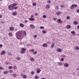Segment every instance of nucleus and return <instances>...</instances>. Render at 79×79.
Listing matches in <instances>:
<instances>
[{"instance_id":"f257e3e1","label":"nucleus","mask_w":79,"mask_h":79,"mask_svg":"<svg viewBox=\"0 0 79 79\" xmlns=\"http://www.w3.org/2000/svg\"><path fill=\"white\" fill-rule=\"evenodd\" d=\"M16 35L17 39L21 40L22 39V33L21 31H19L16 33Z\"/></svg>"},{"instance_id":"f03ea898","label":"nucleus","mask_w":79,"mask_h":79,"mask_svg":"<svg viewBox=\"0 0 79 79\" xmlns=\"http://www.w3.org/2000/svg\"><path fill=\"white\" fill-rule=\"evenodd\" d=\"M8 8L10 10H13V9H14L13 5L12 4L8 6Z\"/></svg>"},{"instance_id":"7ed1b4c3","label":"nucleus","mask_w":79,"mask_h":79,"mask_svg":"<svg viewBox=\"0 0 79 79\" xmlns=\"http://www.w3.org/2000/svg\"><path fill=\"white\" fill-rule=\"evenodd\" d=\"M77 5H75V4H73L72 6L71 7V9H74V7H75L76 8V7H77Z\"/></svg>"},{"instance_id":"20e7f679","label":"nucleus","mask_w":79,"mask_h":79,"mask_svg":"<svg viewBox=\"0 0 79 79\" xmlns=\"http://www.w3.org/2000/svg\"><path fill=\"white\" fill-rule=\"evenodd\" d=\"M71 33L73 34V35H74V36L76 35V32L75 31H72L71 32Z\"/></svg>"},{"instance_id":"39448f33","label":"nucleus","mask_w":79,"mask_h":79,"mask_svg":"<svg viewBox=\"0 0 79 79\" xmlns=\"http://www.w3.org/2000/svg\"><path fill=\"white\" fill-rule=\"evenodd\" d=\"M64 67L67 68V67H68V66H69V64L67 63H65L64 64Z\"/></svg>"},{"instance_id":"423d86ee","label":"nucleus","mask_w":79,"mask_h":79,"mask_svg":"<svg viewBox=\"0 0 79 79\" xmlns=\"http://www.w3.org/2000/svg\"><path fill=\"white\" fill-rule=\"evenodd\" d=\"M37 73H40V71H41V70H40V68H38L37 69Z\"/></svg>"},{"instance_id":"0eeeda50","label":"nucleus","mask_w":79,"mask_h":79,"mask_svg":"<svg viewBox=\"0 0 79 79\" xmlns=\"http://www.w3.org/2000/svg\"><path fill=\"white\" fill-rule=\"evenodd\" d=\"M30 27H31V29H34V28L35 27V26H34V25L32 24H31Z\"/></svg>"},{"instance_id":"6e6552de","label":"nucleus","mask_w":79,"mask_h":79,"mask_svg":"<svg viewBox=\"0 0 79 79\" xmlns=\"http://www.w3.org/2000/svg\"><path fill=\"white\" fill-rule=\"evenodd\" d=\"M5 54V51H3L1 52L0 53V54L1 55H4V54Z\"/></svg>"},{"instance_id":"1a4fd4ad","label":"nucleus","mask_w":79,"mask_h":79,"mask_svg":"<svg viewBox=\"0 0 79 79\" xmlns=\"http://www.w3.org/2000/svg\"><path fill=\"white\" fill-rule=\"evenodd\" d=\"M73 24L74 25H77V24H78V22L76 21H74L73 22Z\"/></svg>"},{"instance_id":"9d476101","label":"nucleus","mask_w":79,"mask_h":79,"mask_svg":"<svg viewBox=\"0 0 79 79\" xmlns=\"http://www.w3.org/2000/svg\"><path fill=\"white\" fill-rule=\"evenodd\" d=\"M66 28L68 29H70L71 28V26L69 25H68L66 26Z\"/></svg>"},{"instance_id":"9b49d317","label":"nucleus","mask_w":79,"mask_h":79,"mask_svg":"<svg viewBox=\"0 0 79 79\" xmlns=\"http://www.w3.org/2000/svg\"><path fill=\"white\" fill-rule=\"evenodd\" d=\"M29 19L30 21H34V18H29Z\"/></svg>"},{"instance_id":"f8f14e48","label":"nucleus","mask_w":79,"mask_h":79,"mask_svg":"<svg viewBox=\"0 0 79 79\" xmlns=\"http://www.w3.org/2000/svg\"><path fill=\"white\" fill-rule=\"evenodd\" d=\"M17 76V75H16V73H14L12 75V77H16Z\"/></svg>"},{"instance_id":"ddd939ff","label":"nucleus","mask_w":79,"mask_h":79,"mask_svg":"<svg viewBox=\"0 0 79 79\" xmlns=\"http://www.w3.org/2000/svg\"><path fill=\"white\" fill-rule=\"evenodd\" d=\"M21 50L22 51H23V52H25V51L26 50V49L24 48H21Z\"/></svg>"},{"instance_id":"4468645a","label":"nucleus","mask_w":79,"mask_h":79,"mask_svg":"<svg viewBox=\"0 0 79 79\" xmlns=\"http://www.w3.org/2000/svg\"><path fill=\"white\" fill-rule=\"evenodd\" d=\"M17 13H16V12H14L13 13H12V15L13 16H16V15Z\"/></svg>"},{"instance_id":"2eb2a0df","label":"nucleus","mask_w":79,"mask_h":79,"mask_svg":"<svg viewBox=\"0 0 79 79\" xmlns=\"http://www.w3.org/2000/svg\"><path fill=\"white\" fill-rule=\"evenodd\" d=\"M8 35H9L10 36V37H12V35H13V34L11 33V32H10L8 34Z\"/></svg>"},{"instance_id":"dca6fc26","label":"nucleus","mask_w":79,"mask_h":79,"mask_svg":"<svg viewBox=\"0 0 79 79\" xmlns=\"http://www.w3.org/2000/svg\"><path fill=\"white\" fill-rule=\"evenodd\" d=\"M43 46L44 47H46L48 46V45L46 44H43Z\"/></svg>"},{"instance_id":"f3484780","label":"nucleus","mask_w":79,"mask_h":79,"mask_svg":"<svg viewBox=\"0 0 79 79\" xmlns=\"http://www.w3.org/2000/svg\"><path fill=\"white\" fill-rule=\"evenodd\" d=\"M8 73V71H5L3 72L4 74H7Z\"/></svg>"},{"instance_id":"a211bd4d","label":"nucleus","mask_w":79,"mask_h":79,"mask_svg":"<svg viewBox=\"0 0 79 79\" xmlns=\"http://www.w3.org/2000/svg\"><path fill=\"white\" fill-rule=\"evenodd\" d=\"M57 51L58 52H60L61 51V50L60 48H57Z\"/></svg>"},{"instance_id":"6ab92c4d","label":"nucleus","mask_w":79,"mask_h":79,"mask_svg":"<svg viewBox=\"0 0 79 79\" xmlns=\"http://www.w3.org/2000/svg\"><path fill=\"white\" fill-rule=\"evenodd\" d=\"M10 31H13L14 30V28L12 27H10Z\"/></svg>"},{"instance_id":"aec40b11","label":"nucleus","mask_w":79,"mask_h":79,"mask_svg":"<svg viewBox=\"0 0 79 79\" xmlns=\"http://www.w3.org/2000/svg\"><path fill=\"white\" fill-rule=\"evenodd\" d=\"M57 22L58 23H60V22H61V19H58V20H57Z\"/></svg>"},{"instance_id":"412c9836","label":"nucleus","mask_w":79,"mask_h":79,"mask_svg":"<svg viewBox=\"0 0 79 79\" xmlns=\"http://www.w3.org/2000/svg\"><path fill=\"white\" fill-rule=\"evenodd\" d=\"M20 27H24V25L23 24V23H20Z\"/></svg>"},{"instance_id":"4be33fe9","label":"nucleus","mask_w":79,"mask_h":79,"mask_svg":"<svg viewBox=\"0 0 79 79\" xmlns=\"http://www.w3.org/2000/svg\"><path fill=\"white\" fill-rule=\"evenodd\" d=\"M13 5V6H16L17 5V4L16 3H13V4H12Z\"/></svg>"},{"instance_id":"5701e85b","label":"nucleus","mask_w":79,"mask_h":79,"mask_svg":"<svg viewBox=\"0 0 79 79\" xmlns=\"http://www.w3.org/2000/svg\"><path fill=\"white\" fill-rule=\"evenodd\" d=\"M37 5V4L35 3H32V5L33 6H35Z\"/></svg>"},{"instance_id":"b1692460","label":"nucleus","mask_w":79,"mask_h":79,"mask_svg":"<svg viewBox=\"0 0 79 79\" xmlns=\"http://www.w3.org/2000/svg\"><path fill=\"white\" fill-rule=\"evenodd\" d=\"M42 33H43V34H46V33H47V31H45L43 30L42 31Z\"/></svg>"},{"instance_id":"393cba45","label":"nucleus","mask_w":79,"mask_h":79,"mask_svg":"<svg viewBox=\"0 0 79 79\" xmlns=\"http://www.w3.org/2000/svg\"><path fill=\"white\" fill-rule=\"evenodd\" d=\"M75 50H79V47H78V46H77L76 47H75Z\"/></svg>"},{"instance_id":"a878e982","label":"nucleus","mask_w":79,"mask_h":79,"mask_svg":"<svg viewBox=\"0 0 79 79\" xmlns=\"http://www.w3.org/2000/svg\"><path fill=\"white\" fill-rule=\"evenodd\" d=\"M23 77L24 79H26V78H27V76L26 75H24L23 76Z\"/></svg>"},{"instance_id":"bb28decb","label":"nucleus","mask_w":79,"mask_h":79,"mask_svg":"<svg viewBox=\"0 0 79 79\" xmlns=\"http://www.w3.org/2000/svg\"><path fill=\"white\" fill-rule=\"evenodd\" d=\"M38 78H39V77L37 75H36L35 77V79H38Z\"/></svg>"},{"instance_id":"cd10ccee","label":"nucleus","mask_w":79,"mask_h":79,"mask_svg":"<svg viewBox=\"0 0 79 79\" xmlns=\"http://www.w3.org/2000/svg\"><path fill=\"white\" fill-rule=\"evenodd\" d=\"M60 61H64V59L63 58H61Z\"/></svg>"},{"instance_id":"c85d7f7f","label":"nucleus","mask_w":79,"mask_h":79,"mask_svg":"<svg viewBox=\"0 0 79 79\" xmlns=\"http://www.w3.org/2000/svg\"><path fill=\"white\" fill-rule=\"evenodd\" d=\"M21 54H24L25 53L24 51H21Z\"/></svg>"},{"instance_id":"c756f323","label":"nucleus","mask_w":79,"mask_h":79,"mask_svg":"<svg viewBox=\"0 0 79 79\" xmlns=\"http://www.w3.org/2000/svg\"><path fill=\"white\" fill-rule=\"evenodd\" d=\"M54 46H55V44H52L51 46V48H53V47H54Z\"/></svg>"},{"instance_id":"7c9ffc66","label":"nucleus","mask_w":79,"mask_h":79,"mask_svg":"<svg viewBox=\"0 0 79 79\" xmlns=\"http://www.w3.org/2000/svg\"><path fill=\"white\" fill-rule=\"evenodd\" d=\"M56 15H60V11H58L56 12Z\"/></svg>"},{"instance_id":"2f4dec72","label":"nucleus","mask_w":79,"mask_h":79,"mask_svg":"<svg viewBox=\"0 0 79 79\" xmlns=\"http://www.w3.org/2000/svg\"><path fill=\"white\" fill-rule=\"evenodd\" d=\"M58 64L59 66H61V64H62V63L61 62H59L58 63Z\"/></svg>"},{"instance_id":"473e14b6","label":"nucleus","mask_w":79,"mask_h":79,"mask_svg":"<svg viewBox=\"0 0 79 79\" xmlns=\"http://www.w3.org/2000/svg\"><path fill=\"white\" fill-rule=\"evenodd\" d=\"M30 60H31V61H34V59L33 58H31L30 59Z\"/></svg>"},{"instance_id":"72a5a7b5","label":"nucleus","mask_w":79,"mask_h":79,"mask_svg":"<svg viewBox=\"0 0 79 79\" xmlns=\"http://www.w3.org/2000/svg\"><path fill=\"white\" fill-rule=\"evenodd\" d=\"M9 69H12L13 68V67L12 66H10L8 67Z\"/></svg>"},{"instance_id":"f704fd0d","label":"nucleus","mask_w":79,"mask_h":79,"mask_svg":"<svg viewBox=\"0 0 79 79\" xmlns=\"http://www.w3.org/2000/svg\"><path fill=\"white\" fill-rule=\"evenodd\" d=\"M34 55H36L37 54V52L35 51L33 52Z\"/></svg>"},{"instance_id":"c9c22d12","label":"nucleus","mask_w":79,"mask_h":79,"mask_svg":"<svg viewBox=\"0 0 79 79\" xmlns=\"http://www.w3.org/2000/svg\"><path fill=\"white\" fill-rule=\"evenodd\" d=\"M23 35H26V31H23Z\"/></svg>"},{"instance_id":"e433bc0d","label":"nucleus","mask_w":79,"mask_h":79,"mask_svg":"<svg viewBox=\"0 0 79 79\" xmlns=\"http://www.w3.org/2000/svg\"><path fill=\"white\" fill-rule=\"evenodd\" d=\"M46 15H43V18H46Z\"/></svg>"},{"instance_id":"4c0bfd02","label":"nucleus","mask_w":79,"mask_h":79,"mask_svg":"<svg viewBox=\"0 0 79 79\" xmlns=\"http://www.w3.org/2000/svg\"><path fill=\"white\" fill-rule=\"evenodd\" d=\"M30 52H33L34 51V49H31L29 51Z\"/></svg>"},{"instance_id":"58836bf2","label":"nucleus","mask_w":79,"mask_h":79,"mask_svg":"<svg viewBox=\"0 0 79 79\" xmlns=\"http://www.w3.org/2000/svg\"><path fill=\"white\" fill-rule=\"evenodd\" d=\"M18 8V6L15 7H14V9H15V10H17Z\"/></svg>"},{"instance_id":"ea45409f","label":"nucleus","mask_w":79,"mask_h":79,"mask_svg":"<svg viewBox=\"0 0 79 79\" xmlns=\"http://www.w3.org/2000/svg\"><path fill=\"white\" fill-rule=\"evenodd\" d=\"M20 60V57H18L17 60Z\"/></svg>"},{"instance_id":"a19ab883","label":"nucleus","mask_w":79,"mask_h":79,"mask_svg":"<svg viewBox=\"0 0 79 79\" xmlns=\"http://www.w3.org/2000/svg\"><path fill=\"white\" fill-rule=\"evenodd\" d=\"M67 19H70V17H69V16H67Z\"/></svg>"},{"instance_id":"79ce46f5","label":"nucleus","mask_w":79,"mask_h":79,"mask_svg":"<svg viewBox=\"0 0 79 79\" xmlns=\"http://www.w3.org/2000/svg\"><path fill=\"white\" fill-rule=\"evenodd\" d=\"M47 2L48 3H51V1H48Z\"/></svg>"},{"instance_id":"37998d69","label":"nucleus","mask_w":79,"mask_h":79,"mask_svg":"<svg viewBox=\"0 0 79 79\" xmlns=\"http://www.w3.org/2000/svg\"><path fill=\"white\" fill-rule=\"evenodd\" d=\"M2 47H3V45H2V44H0V48H2Z\"/></svg>"},{"instance_id":"c03bdc74","label":"nucleus","mask_w":79,"mask_h":79,"mask_svg":"<svg viewBox=\"0 0 79 79\" xmlns=\"http://www.w3.org/2000/svg\"><path fill=\"white\" fill-rule=\"evenodd\" d=\"M31 74L32 75H33V74H34V72H31Z\"/></svg>"},{"instance_id":"a18cd8bd","label":"nucleus","mask_w":79,"mask_h":79,"mask_svg":"<svg viewBox=\"0 0 79 79\" xmlns=\"http://www.w3.org/2000/svg\"><path fill=\"white\" fill-rule=\"evenodd\" d=\"M40 29H44V27H40Z\"/></svg>"},{"instance_id":"49530a36","label":"nucleus","mask_w":79,"mask_h":79,"mask_svg":"<svg viewBox=\"0 0 79 79\" xmlns=\"http://www.w3.org/2000/svg\"><path fill=\"white\" fill-rule=\"evenodd\" d=\"M59 7H58V6H56V9H57V10H58L59 9Z\"/></svg>"},{"instance_id":"de8ad7c7","label":"nucleus","mask_w":79,"mask_h":79,"mask_svg":"<svg viewBox=\"0 0 79 79\" xmlns=\"http://www.w3.org/2000/svg\"><path fill=\"white\" fill-rule=\"evenodd\" d=\"M2 69H3V67H1V66H0V69L2 70Z\"/></svg>"},{"instance_id":"09e8293b","label":"nucleus","mask_w":79,"mask_h":79,"mask_svg":"<svg viewBox=\"0 0 79 79\" xmlns=\"http://www.w3.org/2000/svg\"><path fill=\"white\" fill-rule=\"evenodd\" d=\"M34 36V37L35 38H36V37H37V35H35Z\"/></svg>"},{"instance_id":"8fccbe9b","label":"nucleus","mask_w":79,"mask_h":79,"mask_svg":"<svg viewBox=\"0 0 79 79\" xmlns=\"http://www.w3.org/2000/svg\"><path fill=\"white\" fill-rule=\"evenodd\" d=\"M77 12L78 13H79V9H78L77 10Z\"/></svg>"},{"instance_id":"3c124183","label":"nucleus","mask_w":79,"mask_h":79,"mask_svg":"<svg viewBox=\"0 0 79 79\" xmlns=\"http://www.w3.org/2000/svg\"><path fill=\"white\" fill-rule=\"evenodd\" d=\"M5 64H9V63L8 62H6Z\"/></svg>"},{"instance_id":"603ef678","label":"nucleus","mask_w":79,"mask_h":79,"mask_svg":"<svg viewBox=\"0 0 79 79\" xmlns=\"http://www.w3.org/2000/svg\"><path fill=\"white\" fill-rule=\"evenodd\" d=\"M60 7H62V8H63V7H64V6H63V5H62L60 6Z\"/></svg>"},{"instance_id":"864d4df0","label":"nucleus","mask_w":79,"mask_h":79,"mask_svg":"<svg viewBox=\"0 0 79 79\" xmlns=\"http://www.w3.org/2000/svg\"><path fill=\"white\" fill-rule=\"evenodd\" d=\"M10 73H13V70H10Z\"/></svg>"},{"instance_id":"5fc2aeb1","label":"nucleus","mask_w":79,"mask_h":79,"mask_svg":"<svg viewBox=\"0 0 79 79\" xmlns=\"http://www.w3.org/2000/svg\"><path fill=\"white\" fill-rule=\"evenodd\" d=\"M24 22H25V23H27V20H25L24 21Z\"/></svg>"},{"instance_id":"6e6d98bb","label":"nucleus","mask_w":79,"mask_h":79,"mask_svg":"<svg viewBox=\"0 0 79 79\" xmlns=\"http://www.w3.org/2000/svg\"><path fill=\"white\" fill-rule=\"evenodd\" d=\"M16 68V66H14L13 67V69H15Z\"/></svg>"},{"instance_id":"4d7b16f0","label":"nucleus","mask_w":79,"mask_h":79,"mask_svg":"<svg viewBox=\"0 0 79 79\" xmlns=\"http://www.w3.org/2000/svg\"><path fill=\"white\" fill-rule=\"evenodd\" d=\"M50 8V6L48 5V8Z\"/></svg>"},{"instance_id":"13d9d810","label":"nucleus","mask_w":79,"mask_h":79,"mask_svg":"<svg viewBox=\"0 0 79 79\" xmlns=\"http://www.w3.org/2000/svg\"><path fill=\"white\" fill-rule=\"evenodd\" d=\"M54 21H56V18L54 19Z\"/></svg>"},{"instance_id":"bf43d9fd","label":"nucleus","mask_w":79,"mask_h":79,"mask_svg":"<svg viewBox=\"0 0 79 79\" xmlns=\"http://www.w3.org/2000/svg\"><path fill=\"white\" fill-rule=\"evenodd\" d=\"M63 23V21L60 20V23Z\"/></svg>"},{"instance_id":"052dcab7","label":"nucleus","mask_w":79,"mask_h":79,"mask_svg":"<svg viewBox=\"0 0 79 79\" xmlns=\"http://www.w3.org/2000/svg\"><path fill=\"white\" fill-rule=\"evenodd\" d=\"M77 29H79V25L77 26Z\"/></svg>"},{"instance_id":"680f3d73","label":"nucleus","mask_w":79,"mask_h":79,"mask_svg":"<svg viewBox=\"0 0 79 79\" xmlns=\"http://www.w3.org/2000/svg\"><path fill=\"white\" fill-rule=\"evenodd\" d=\"M31 18H33V17H34V16L33 15H31Z\"/></svg>"},{"instance_id":"e2e57ef3","label":"nucleus","mask_w":79,"mask_h":79,"mask_svg":"<svg viewBox=\"0 0 79 79\" xmlns=\"http://www.w3.org/2000/svg\"><path fill=\"white\" fill-rule=\"evenodd\" d=\"M79 70V67H78L77 69V70Z\"/></svg>"},{"instance_id":"0e129e2a","label":"nucleus","mask_w":79,"mask_h":79,"mask_svg":"<svg viewBox=\"0 0 79 79\" xmlns=\"http://www.w3.org/2000/svg\"><path fill=\"white\" fill-rule=\"evenodd\" d=\"M2 18V16L0 15V18Z\"/></svg>"},{"instance_id":"69168bd1","label":"nucleus","mask_w":79,"mask_h":79,"mask_svg":"<svg viewBox=\"0 0 79 79\" xmlns=\"http://www.w3.org/2000/svg\"><path fill=\"white\" fill-rule=\"evenodd\" d=\"M8 55H10V52H9L8 53Z\"/></svg>"},{"instance_id":"338daca9","label":"nucleus","mask_w":79,"mask_h":79,"mask_svg":"<svg viewBox=\"0 0 79 79\" xmlns=\"http://www.w3.org/2000/svg\"><path fill=\"white\" fill-rule=\"evenodd\" d=\"M35 16H37V13H35Z\"/></svg>"},{"instance_id":"774afa93","label":"nucleus","mask_w":79,"mask_h":79,"mask_svg":"<svg viewBox=\"0 0 79 79\" xmlns=\"http://www.w3.org/2000/svg\"><path fill=\"white\" fill-rule=\"evenodd\" d=\"M1 23H3V21H1Z\"/></svg>"}]
</instances>
